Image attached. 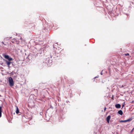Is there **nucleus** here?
<instances>
[{
    "mask_svg": "<svg viewBox=\"0 0 134 134\" xmlns=\"http://www.w3.org/2000/svg\"><path fill=\"white\" fill-rule=\"evenodd\" d=\"M100 74L101 75H102L103 74V73H102V72H101L100 73Z\"/></svg>",
    "mask_w": 134,
    "mask_h": 134,
    "instance_id": "obj_12",
    "label": "nucleus"
},
{
    "mask_svg": "<svg viewBox=\"0 0 134 134\" xmlns=\"http://www.w3.org/2000/svg\"><path fill=\"white\" fill-rule=\"evenodd\" d=\"M125 55L126 56L129 55V53L125 54Z\"/></svg>",
    "mask_w": 134,
    "mask_h": 134,
    "instance_id": "obj_10",
    "label": "nucleus"
},
{
    "mask_svg": "<svg viewBox=\"0 0 134 134\" xmlns=\"http://www.w3.org/2000/svg\"><path fill=\"white\" fill-rule=\"evenodd\" d=\"M111 118V116L110 115H109L107 116L106 119V120L108 123L109 122V121Z\"/></svg>",
    "mask_w": 134,
    "mask_h": 134,
    "instance_id": "obj_5",
    "label": "nucleus"
},
{
    "mask_svg": "<svg viewBox=\"0 0 134 134\" xmlns=\"http://www.w3.org/2000/svg\"><path fill=\"white\" fill-rule=\"evenodd\" d=\"M2 108L1 107H0V118L2 116Z\"/></svg>",
    "mask_w": 134,
    "mask_h": 134,
    "instance_id": "obj_9",
    "label": "nucleus"
},
{
    "mask_svg": "<svg viewBox=\"0 0 134 134\" xmlns=\"http://www.w3.org/2000/svg\"><path fill=\"white\" fill-rule=\"evenodd\" d=\"M106 109V107H105L104 108V111H105Z\"/></svg>",
    "mask_w": 134,
    "mask_h": 134,
    "instance_id": "obj_11",
    "label": "nucleus"
},
{
    "mask_svg": "<svg viewBox=\"0 0 134 134\" xmlns=\"http://www.w3.org/2000/svg\"><path fill=\"white\" fill-rule=\"evenodd\" d=\"M8 80L9 82V84L10 86L12 87L14 85V83L12 77H10L9 78Z\"/></svg>",
    "mask_w": 134,
    "mask_h": 134,
    "instance_id": "obj_1",
    "label": "nucleus"
},
{
    "mask_svg": "<svg viewBox=\"0 0 134 134\" xmlns=\"http://www.w3.org/2000/svg\"><path fill=\"white\" fill-rule=\"evenodd\" d=\"M16 113L17 114H18L19 113V110L18 107L17 106H16Z\"/></svg>",
    "mask_w": 134,
    "mask_h": 134,
    "instance_id": "obj_6",
    "label": "nucleus"
},
{
    "mask_svg": "<svg viewBox=\"0 0 134 134\" xmlns=\"http://www.w3.org/2000/svg\"><path fill=\"white\" fill-rule=\"evenodd\" d=\"M115 106L117 108H120L121 107V105L119 104H117L115 105Z\"/></svg>",
    "mask_w": 134,
    "mask_h": 134,
    "instance_id": "obj_7",
    "label": "nucleus"
},
{
    "mask_svg": "<svg viewBox=\"0 0 134 134\" xmlns=\"http://www.w3.org/2000/svg\"><path fill=\"white\" fill-rule=\"evenodd\" d=\"M4 57L9 61H11L13 60V59L11 57H10L8 55H5L4 56Z\"/></svg>",
    "mask_w": 134,
    "mask_h": 134,
    "instance_id": "obj_2",
    "label": "nucleus"
},
{
    "mask_svg": "<svg viewBox=\"0 0 134 134\" xmlns=\"http://www.w3.org/2000/svg\"><path fill=\"white\" fill-rule=\"evenodd\" d=\"M118 113L119 114L121 115H122L123 114V112L121 110L119 111Z\"/></svg>",
    "mask_w": 134,
    "mask_h": 134,
    "instance_id": "obj_8",
    "label": "nucleus"
},
{
    "mask_svg": "<svg viewBox=\"0 0 134 134\" xmlns=\"http://www.w3.org/2000/svg\"><path fill=\"white\" fill-rule=\"evenodd\" d=\"M5 63L7 64L8 66L9 67L11 63L10 62V61H8L7 60H5Z\"/></svg>",
    "mask_w": 134,
    "mask_h": 134,
    "instance_id": "obj_4",
    "label": "nucleus"
},
{
    "mask_svg": "<svg viewBox=\"0 0 134 134\" xmlns=\"http://www.w3.org/2000/svg\"><path fill=\"white\" fill-rule=\"evenodd\" d=\"M134 129V128L133 129V130H133Z\"/></svg>",
    "mask_w": 134,
    "mask_h": 134,
    "instance_id": "obj_15",
    "label": "nucleus"
},
{
    "mask_svg": "<svg viewBox=\"0 0 134 134\" xmlns=\"http://www.w3.org/2000/svg\"><path fill=\"white\" fill-rule=\"evenodd\" d=\"M124 106V105H122V107H123Z\"/></svg>",
    "mask_w": 134,
    "mask_h": 134,
    "instance_id": "obj_13",
    "label": "nucleus"
},
{
    "mask_svg": "<svg viewBox=\"0 0 134 134\" xmlns=\"http://www.w3.org/2000/svg\"><path fill=\"white\" fill-rule=\"evenodd\" d=\"M2 43L3 44H4V43H3V42H2Z\"/></svg>",
    "mask_w": 134,
    "mask_h": 134,
    "instance_id": "obj_14",
    "label": "nucleus"
},
{
    "mask_svg": "<svg viewBox=\"0 0 134 134\" xmlns=\"http://www.w3.org/2000/svg\"><path fill=\"white\" fill-rule=\"evenodd\" d=\"M132 120V118H130L128 119L125 120H121L120 121V122H129L131 121Z\"/></svg>",
    "mask_w": 134,
    "mask_h": 134,
    "instance_id": "obj_3",
    "label": "nucleus"
}]
</instances>
